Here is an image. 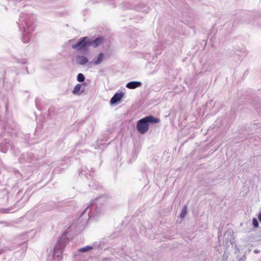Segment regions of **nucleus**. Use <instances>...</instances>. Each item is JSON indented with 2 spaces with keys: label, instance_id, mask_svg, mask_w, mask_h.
I'll list each match as a JSON object with an SVG mask.
<instances>
[{
  "label": "nucleus",
  "instance_id": "9",
  "mask_svg": "<svg viewBox=\"0 0 261 261\" xmlns=\"http://www.w3.org/2000/svg\"><path fill=\"white\" fill-rule=\"evenodd\" d=\"M187 206L185 205L181 210L180 217L183 218L185 217L187 214Z\"/></svg>",
  "mask_w": 261,
  "mask_h": 261
},
{
  "label": "nucleus",
  "instance_id": "7",
  "mask_svg": "<svg viewBox=\"0 0 261 261\" xmlns=\"http://www.w3.org/2000/svg\"><path fill=\"white\" fill-rule=\"evenodd\" d=\"M104 58V54L102 53H100L96 60L93 61V64L95 65L99 64L103 60Z\"/></svg>",
  "mask_w": 261,
  "mask_h": 261
},
{
  "label": "nucleus",
  "instance_id": "13",
  "mask_svg": "<svg viewBox=\"0 0 261 261\" xmlns=\"http://www.w3.org/2000/svg\"><path fill=\"white\" fill-rule=\"evenodd\" d=\"M258 218L259 221L261 222V213H259L258 215Z\"/></svg>",
  "mask_w": 261,
  "mask_h": 261
},
{
  "label": "nucleus",
  "instance_id": "10",
  "mask_svg": "<svg viewBox=\"0 0 261 261\" xmlns=\"http://www.w3.org/2000/svg\"><path fill=\"white\" fill-rule=\"evenodd\" d=\"M92 248H93L92 247L90 246H86V247H84L83 248L80 249L79 251L82 252H86V251H89V250L92 249Z\"/></svg>",
  "mask_w": 261,
  "mask_h": 261
},
{
  "label": "nucleus",
  "instance_id": "11",
  "mask_svg": "<svg viewBox=\"0 0 261 261\" xmlns=\"http://www.w3.org/2000/svg\"><path fill=\"white\" fill-rule=\"evenodd\" d=\"M77 81L80 82H83L85 80V76L82 73H79L77 75Z\"/></svg>",
  "mask_w": 261,
  "mask_h": 261
},
{
  "label": "nucleus",
  "instance_id": "5",
  "mask_svg": "<svg viewBox=\"0 0 261 261\" xmlns=\"http://www.w3.org/2000/svg\"><path fill=\"white\" fill-rule=\"evenodd\" d=\"M102 38H97L92 41H90V45H92L94 47H96L103 42Z\"/></svg>",
  "mask_w": 261,
  "mask_h": 261
},
{
  "label": "nucleus",
  "instance_id": "6",
  "mask_svg": "<svg viewBox=\"0 0 261 261\" xmlns=\"http://www.w3.org/2000/svg\"><path fill=\"white\" fill-rule=\"evenodd\" d=\"M88 61V59L86 57L82 56H79L77 57V63L80 65H84L87 63Z\"/></svg>",
  "mask_w": 261,
  "mask_h": 261
},
{
  "label": "nucleus",
  "instance_id": "3",
  "mask_svg": "<svg viewBox=\"0 0 261 261\" xmlns=\"http://www.w3.org/2000/svg\"><path fill=\"white\" fill-rule=\"evenodd\" d=\"M124 94L122 92L116 93L111 99V103L114 104L120 101L123 97Z\"/></svg>",
  "mask_w": 261,
  "mask_h": 261
},
{
  "label": "nucleus",
  "instance_id": "1",
  "mask_svg": "<svg viewBox=\"0 0 261 261\" xmlns=\"http://www.w3.org/2000/svg\"><path fill=\"white\" fill-rule=\"evenodd\" d=\"M160 119L152 116H148L139 120L137 124V128L141 134H145L149 129V123H158Z\"/></svg>",
  "mask_w": 261,
  "mask_h": 261
},
{
  "label": "nucleus",
  "instance_id": "8",
  "mask_svg": "<svg viewBox=\"0 0 261 261\" xmlns=\"http://www.w3.org/2000/svg\"><path fill=\"white\" fill-rule=\"evenodd\" d=\"M81 85L80 84H77L75 86V87L73 90V93L75 94L79 93V92L81 90Z\"/></svg>",
  "mask_w": 261,
  "mask_h": 261
},
{
  "label": "nucleus",
  "instance_id": "4",
  "mask_svg": "<svg viewBox=\"0 0 261 261\" xmlns=\"http://www.w3.org/2000/svg\"><path fill=\"white\" fill-rule=\"evenodd\" d=\"M141 85L142 84L140 82L133 81L128 83L126 84V87L128 89H134L137 87H140Z\"/></svg>",
  "mask_w": 261,
  "mask_h": 261
},
{
  "label": "nucleus",
  "instance_id": "2",
  "mask_svg": "<svg viewBox=\"0 0 261 261\" xmlns=\"http://www.w3.org/2000/svg\"><path fill=\"white\" fill-rule=\"evenodd\" d=\"M90 45V41L88 40L87 37H85L81 38L77 44H73L72 47L73 49H77L78 50H86Z\"/></svg>",
  "mask_w": 261,
  "mask_h": 261
},
{
  "label": "nucleus",
  "instance_id": "12",
  "mask_svg": "<svg viewBox=\"0 0 261 261\" xmlns=\"http://www.w3.org/2000/svg\"><path fill=\"white\" fill-rule=\"evenodd\" d=\"M252 224L255 228H258L259 226L258 221L255 218H253L252 219Z\"/></svg>",
  "mask_w": 261,
  "mask_h": 261
}]
</instances>
